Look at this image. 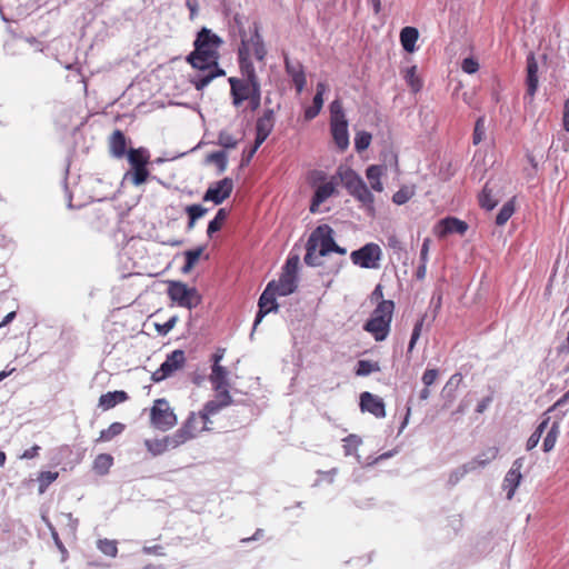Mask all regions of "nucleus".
<instances>
[{"mask_svg":"<svg viewBox=\"0 0 569 569\" xmlns=\"http://www.w3.org/2000/svg\"><path fill=\"white\" fill-rule=\"evenodd\" d=\"M222 39L210 29L201 28L193 41L194 49L187 56V62L194 69L189 74V82L197 91H202L216 78L226 71L219 66V48Z\"/></svg>","mask_w":569,"mask_h":569,"instance_id":"f257e3e1","label":"nucleus"},{"mask_svg":"<svg viewBox=\"0 0 569 569\" xmlns=\"http://www.w3.org/2000/svg\"><path fill=\"white\" fill-rule=\"evenodd\" d=\"M393 311L392 300H381L365 322L363 330L371 333L376 341H385L390 333Z\"/></svg>","mask_w":569,"mask_h":569,"instance_id":"f03ea898","label":"nucleus"},{"mask_svg":"<svg viewBox=\"0 0 569 569\" xmlns=\"http://www.w3.org/2000/svg\"><path fill=\"white\" fill-rule=\"evenodd\" d=\"M131 170L126 172L124 179H130L134 186L143 184L150 172L147 168L150 161V152L147 148H130L127 154Z\"/></svg>","mask_w":569,"mask_h":569,"instance_id":"7ed1b4c3","label":"nucleus"},{"mask_svg":"<svg viewBox=\"0 0 569 569\" xmlns=\"http://www.w3.org/2000/svg\"><path fill=\"white\" fill-rule=\"evenodd\" d=\"M338 174L348 192L363 206L372 209L375 197L368 189L362 178L350 168H339Z\"/></svg>","mask_w":569,"mask_h":569,"instance_id":"20e7f679","label":"nucleus"},{"mask_svg":"<svg viewBox=\"0 0 569 569\" xmlns=\"http://www.w3.org/2000/svg\"><path fill=\"white\" fill-rule=\"evenodd\" d=\"M167 293L177 306L189 310L201 303V296L197 288L188 287L182 281H169Z\"/></svg>","mask_w":569,"mask_h":569,"instance_id":"39448f33","label":"nucleus"},{"mask_svg":"<svg viewBox=\"0 0 569 569\" xmlns=\"http://www.w3.org/2000/svg\"><path fill=\"white\" fill-rule=\"evenodd\" d=\"M236 23L239 26V36L241 38V44L238 48V62L241 73V79L248 80L251 84L260 83V79L257 74L253 62L250 59L249 41L247 40V32L241 26L238 18H234Z\"/></svg>","mask_w":569,"mask_h":569,"instance_id":"423d86ee","label":"nucleus"},{"mask_svg":"<svg viewBox=\"0 0 569 569\" xmlns=\"http://www.w3.org/2000/svg\"><path fill=\"white\" fill-rule=\"evenodd\" d=\"M151 425L161 430L167 431L177 423V417L173 410L169 407L166 399H157L150 410Z\"/></svg>","mask_w":569,"mask_h":569,"instance_id":"0eeeda50","label":"nucleus"},{"mask_svg":"<svg viewBox=\"0 0 569 569\" xmlns=\"http://www.w3.org/2000/svg\"><path fill=\"white\" fill-rule=\"evenodd\" d=\"M382 252L378 244L370 242L355 250L350 254L353 264L365 269H376L379 267Z\"/></svg>","mask_w":569,"mask_h":569,"instance_id":"6e6552de","label":"nucleus"},{"mask_svg":"<svg viewBox=\"0 0 569 569\" xmlns=\"http://www.w3.org/2000/svg\"><path fill=\"white\" fill-rule=\"evenodd\" d=\"M274 287L276 280L270 281L264 288L261 296L259 297V309L253 321V330L258 327V325L263 320V318L268 313L277 312L279 309V305L276 300V296H278V290L274 289Z\"/></svg>","mask_w":569,"mask_h":569,"instance_id":"1a4fd4ad","label":"nucleus"},{"mask_svg":"<svg viewBox=\"0 0 569 569\" xmlns=\"http://www.w3.org/2000/svg\"><path fill=\"white\" fill-rule=\"evenodd\" d=\"M186 363V355L181 349H176L169 353L160 367L152 373L153 382H160L171 377L176 371L181 369Z\"/></svg>","mask_w":569,"mask_h":569,"instance_id":"9d476101","label":"nucleus"},{"mask_svg":"<svg viewBox=\"0 0 569 569\" xmlns=\"http://www.w3.org/2000/svg\"><path fill=\"white\" fill-rule=\"evenodd\" d=\"M308 240L318 248L319 256H328L335 246L333 229L328 224L318 226L309 236Z\"/></svg>","mask_w":569,"mask_h":569,"instance_id":"9b49d317","label":"nucleus"},{"mask_svg":"<svg viewBox=\"0 0 569 569\" xmlns=\"http://www.w3.org/2000/svg\"><path fill=\"white\" fill-rule=\"evenodd\" d=\"M233 190V181L231 178H223L209 186L203 194V201H211L214 204L222 203L227 198L230 197Z\"/></svg>","mask_w":569,"mask_h":569,"instance_id":"f8f14e48","label":"nucleus"},{"mask_svg":"<svg viewBox=\"0 0 569 569\" xmlns=\"http://www.w3.org/2000/svg\"><path fill=\"white\" fill-rule=\"evenodd\" d=\"M523 467V458H518L513 461L511 468L507 472L502 488L507 491V499L511 500L515 496L516 489L521 482L522 475L521 469Z\"/></svg>","mask_w":569,"mask_h":569,"instance_id":"ddd939ff","label":"nucleus"},{"mask_svg":"<svg viewBox=\"0 0 569 569\" xmlns=\"http://www.w3.org/2000/svg\"><path fill=\"white\" fill-rule=\"evenodd\" d=\"M228 82L230 84L232 104L234 107H240L244 101H247V97L251 93L252 84L248 80L237 77H230Z\"/></svg>","mask_w":569,"mask_h":569,"instance_id":"4468645a","label":"nucleus"},{"mask_svg":"<svg viewBox=\"0 0 569 569\" xmlns=\"http://www.w3.org/2000/svg\"><path fill=\"white\" fill-rule=\"evenodd\" d=\"M284 70L291 78L296 90L301 93L307 84L303 66L300 61H292L287 54L284 56Z\"/></svg>","mask_w":569,"mask_h":569,"instance_id":"2eb2a0df","label":"nucleus"},{"mask_svg":"<svg viewBox=\"0 0 569 569\" xmlns=\"http://www.w3.org/2000/svg\"><path fill=\"white\" fill-rule=\"evenodd\" d=\"M360 408L362 411H368L376 418L386 417V408L382 398L365 391L360 395Z\"/></svg>","mask_w":569,"mask_h":569,"instance_id":"dca6fc26","label":"nucleus"},{"mask_svg":"<svg viewBox=\"0 0 569 569\" xmlns=\"http://www.w3.org/2000/svg\"><path fill=\"white\" fill-rule=\"evenodd\" d=\"M433 231L438 238H446L451 233L462 234V220L455 217H446L437 222Z\"/></svg>","mask_w":569,"mask_h":569,"instance_id":"f3484780","label":"nucleus"},{"mask_svg":"<svg viewBox=\"0 0 569 569\" xmlns=\"http://www.w3.org/2000/svg\"><path fill=\"white\" fill-rule=\"evenodd\" d=\"M331 134L335 143L340 150H345L349 146L348 121H330Z\"/></svg>","mask_w":569,"mask_h":569,"instance_id":"a211bd4d","label":"nucleus"},{"mask_svg":"<svg viewBox=\"0 0 569 569\" xmlns=\"http://www.w3.org/2000/svg\"><path fill=\"white\" fill-rule=\"evenodd\" d=\"M538 62L533 56V53H530L527 57V78H526V84H527V94L530 98H533L537 89H538Z\"/></svg>","mask_w":569,"mask_h":569,"instance_id":"6ab92c4d","label":"nucleus"},{"mask_svg":"<svg viewBox=\"0 0 569 569\" xmlns=\"http://www.w3.org/2000/svg\"><path fill=\"white\" fill-rule=\"evenodd\" d=\"M110 153L116 159H122L128 154L127 138L121 130H114L109 140Z\"/></svg>","mask_w":569,"mask_h":569,"instance_id":"aec40b11","label":"nucleus"},{"mask_svg":"<svg viewBox=\"0 0 569 569\" xmlns=\"http://www.w3.org/2000/svg\"><path fill=\"white\" fill-rule=\"evenodd\" d=\"M193 413L188 418L186 423L178 429L172 436H167L169 440V446L173 449L184 443L188 439L192 438V422H193Z\"/></svg>","mask_w":569,"mask_h":569,"instance_id":"412c9836","label":"nucleus"},{"mask_svg":"<svg viewBox=\"0 0 569 569\" xmlns=\"http://www.w3.org/2000/svg\"><path fill=\"white\" fill-rule=\"evenodd\" d=\"M327 91V84L325 82H318L316 94L312 99V106L308 107L305 110V119L312 120L315 119L322 109L323 106V94Z\"/></svg>","mask_w":569,"mask_h":569,"instance_id":"4be33fe9","label":"nucleus"},{"mask_svg":"<svg viewBox=\"0 0 569 569\" xmlns=\"http://www.w3.org/2000/svg\"><path fill=\"white\" fill-rule=\"evenodd\" d=\"M298 287V277L281 272L278 281H276L274 289L278 290V296L286 297L293 293Z\"/></svg>","mask_w":569,"mask_h":569,"instance_id":"5701e85b","label":"nucleus"},{"mask_svg":"<svg viewBox=\"0 0 569 569\" xmlns=\"http://www.w3.org/2000/svg\"><path fill=\"white\" fill-rule=\"evenodd\" d=\"M128 399V393L122 390L109 391L99 398V407L103 410H109L118 403L124 402Z\"/></svg>","mask_w":569,"mask_h":569,"instance_id":"b1692460","label":"nucleus"},{"mask_svg":"<svg viewBox=\"0 0 569 569\" xmlns=\"http://www.w3.org/2000/svg\"><path fill=\"white\" fill-rule=\"evenodd\" d=\"M419 38L418 29L415 27H405L400 31V42L405 51L412 53L416 51V42Z\"/></svg>","mask_w":569,"mask_h":569,"instance_id":"393cba45","label":"nucleus"},{"mask_svg":"<svg viewBox=\"0 0 569 569\" xmlns=\"http://www.w3.org/2000/svg\"><path fill=\"white\" fill-rule=\"evenodd\" d=\"M228 370L222 366H212L209 380L213 389H222L229 387Z\"/></svg>","mask_w":569,"mask_h":569,"instance_id":"a878e982","label":"nucleus"},{"mask_svg":"<svg viewBox=\"0 0 569 569\" xmlns=\"http://www.w3.org/2000/svg\"><path fill=\"white\" fill-rule=\"evenodd\" d=\"M274 127V111L267 109L263 114L257 119L256 131L270 134Z\"/></svg>","mask_w":569,"mask_h":569,"instance_id":"bb28decb","label":"nucleus"},{"mask_svg":"<svg viewBox=\"0 0 569 569\" xmlns=\"http://www.w3.org/2000/svg\"><path fill=\"white\" fill-rule=\"evenodd\" d=\"M144 446L152 456L162 455L164 451L171 448L167 437L162 439H147L144 440Z\"/></svg>","mask_w":569,"mask_h":569,"instance_id":"cd10ccee","label":"nucleus"},{"mask_svg":"<svg viewBox=\"0 0 569 569\" xmlns=\"http://www.w3.org/2000/svg\"><path fill=\"white\" fill-rule=\"evenodd\" d=\"M381 174H382L381 166L371 164L366 170V176H367L368 180L370 181L371 188L378 192L382 191V189H383L382 183L380 181Z\"/></svg>","mask_w":569,"mask_h":569,"instance_id":"c85d7f7f","label":"nucleus"},{"mask_svg":"<svg viewBox=\"0 0 569 569\" xmlns=\"http://www.w3.org/2000/svg\"><path fill=\"white\" fill-rule=\"evenodd\" d=\"M126 426L121 422H113L107 429L100 431V436L97 439L99 442H108L111 441L117 436L121 435L124 431Z\"/></svg>","mask_w":569,"mask_h":569,"instance_id":"c756f323","label":"nucleus"},{"mask_svg":"<svg viewBox=\"0 0 569 569\" xmlns=\"http://www.w3.org/2000/svg\"><path fill=\"white\" fill-rule=\"evenodd\" d=\"M227 218H228L227 209L220 208L217 211L214 218L211 221H209V223H208L207 234L209 238H212V236L221 229L222 223L226 221Z\"/></svg>","mask_w":569,"mask_h":569,"instance_id":"7c9ffc66","label":"nucleus"},{"mask_svg":"<svg viewBox=\"0 0 569 569\" xmlns=\"http://www.w3.org/2000/svg\"><path fill=\"white\" fill-rule=\"evenodd\" d=\"M202 252H203V247H198L196 249L184 251L183 254H184L186 262H184L183 267L181 268V272L189 273L193 269L194 264L198 262Z\"/></svg>","mask_w":569,"mask_h":569,"instance_id":"2f4dec72","label":"nucleus"},{"mask_svg":"<svg viewBox=\"0 0 569 569\" xmlns=\"http://www.w3.org/2000/svg\"><path fill=\"white\" fill-rule=\"evenodd\" d=\"M498 456V448L491 447L483 451L475 461L469 463V469H476L477 467H483L488 462L495 460Z\"/></svg>","mask_w":569,"mask_h":569,"instance_id":"473e14b6","label":"nucleus"},{"mask_svg":"<svg viewBox=\"0 0 569 569\" xmlns=\"http://www.w3.org/2000/svg\"><path fill=\"white\" fill-rule=\"evenodd\" d=\"M403 78H405L407 84L410 87V89L413 92H418L421 90L422 81L417 76V66H411V67L407 68L405 71Z\"/></svg>","mask_w":569,"mask_h":569,"instance_id":"72a5a7b5","label":"nucleus"},{"mask_svg":"<svg viewBox=\"0 0 569 569\" xmlns=\"http://www.w3.org/2000/svg\"><path fill=\"white\" fill-rule=\"evenodd\" d=\"M112 463H113L112 456H110L108 453H100L96 457V459L93 461V469L99 475H106L109 471Z\"/></svg>","mask_w":569,"mask_h":569,"instance_id":"f704fd0d","label":"nucleus"},{"mask_svg":"<svg viewBox=\"0 0 569 569\" xmlns=\"http://www.w3.org/2000/svg\"><path fill=\"white\" fill-rule=\"evenodd\" d=\"M335 192V184L332 182H325L320 184L313 193L315 204H321Z\"/></svg>","mask_w":569,"mask_h":569,"instance_id":"c9c22d12","label":"nucleus"},{"mask_svg":"<svg viewBox=\"0 0 569 569\" xmlns=\"http://www.w3.org/2000/svg\"><path fill=\"white\" fill-rule=\"evenodd\" d=\"M207 161L214 163L218 168V173L221 174L227 170L228 167V157L227 153L222 150L211 152L207 156Z\"/></svg>","mask_w":569,"mask_h":569,"instance_id":"e433bc0d","label":"nucleus"},{"mask_svg":"<svg viewBox=\"0 0 569 569\" xmlns=\"http://www.w3.org/2000/svg\"><path fill=\"white\" fill-rule=\"evenodd\" d=\"M317 247L315 246V243L310 242L309 240H307V243H306V254H305V258H303V261L307 266L309 267H318V266H321V261H320V257L319 253L316 254V251H317Z\"/></svg>","mask_w":569,"mask_h":569,"instance_id":"4c0bfd02","label":"nucleus"},{"mask_svg":"<svg viewBox=\"0 0 569 569\" xmlns=\"http://www.w3.org/2000/svg\"><path fill=\"white\" fill-rule=\"evenodd\" d=\"M254 38H256V47H253L254 57L257 60L262 61L267 56V49L264 47L263 39L260 34V26L258 22H254Z\"/></svg>","mask_w":569,"mask_h":569,"instance_id":"58836bf2","label":"nucleus"},{"mask_svg":"<svg viewBox=\"0 0 569 569\" xmlns=\"http://www.w3.org/2000/svg\"><path fill=\"white\" fill-rule=\"evenodd\" d=\"M380 371V366L378 362H372L369 360H359L357 363L356 375L360 377L369 376L372 372Z\"/></svg>","mask_w":569,"mask_h":569,"instance_id":"ea45409f","label":"nucleus"},{"mask_svg":"<svg viewBox=\"0 0 569 569\" xmlns=\"http://www.w3.org/2000/svg\"><path fill=\"white\" fill-rule=\"evenodd\" d=\"M223 409V406L217 401V399L208 401L202 411L200 412V416L204 422V425L209 421V417L217 415Z\"/></svg>","mask_w":569,"mask_h":569,"instance_id":"a19ab883","label":"nucleus"},{"mask_svg":"<svg viewBox=\"0 0 569 569\" xmlns=\"http://www.w3.org/2000/svg\"><path fill=\"white\" fill-rule=\"evenodd\" d=\"M513 212H515V204H513V201L510 200V201L506 202L499 210V212L496 217V223L498 226H503L511 218Z\"/></svg>","mask_w":569,"mask_h":569,"instance_id":"79ce46f5","label":"nucleus"},{"mask_svg":"<svg viewBox=\"0 0 569 569\" xmlns=\"http://www.w3.org/2000/svg\"><path fill=\"white\" fill-rule=\"evenodd\" d=\"M299 263V254L290 252L284 266L282 267V272L291 276H297Z\"/></svg>","mask_w":569,"mask_h":569,"instance_id":"37998d69","label":"nucleus"},{"mask_svg":"<svg viewBox=\"0 0 569 569\" xmlns=\"http://www.w3.org/2000/svg\"><path fill=\"white\" fill-rule=\"evenodd\" d=\"M59 473L56 471H42L38 477L39 482V493H43L47 488L56 481Z\"/></svg>","mask_w":569,"mask_h":569,"instance_id":"c03bdc74","label":"nucleus"},{"mask_svg":"<svg viewBox=\"0 0 569 569\" xmlns=\"http://www.w3.org/2000/svg\"><path fill=\"white\" fill-rule=\"evenodd\" d=\"M97 547L103 555L109 557H116L118 553V547L114 540L99 539Z\"/></svg>","mask_w":569,"mask_h":569,"instance_id":"a18cd8bd","label":"nucleus"},{"mask_svg":"<svg viewBox=\"0 0 569 569\" xmlns=\"http://www.w3.org/2000/svg\"><path fill=\"white\" fill-rule=\"evenodd\" d=\"M249 101V108L251 111H256L261 104V83L252 84L251 93L247 97Z\"/></svg>","mask_w":569,"mask_h":569,"instance_id":"49530a36","label":"nucleus"},{"mask_svg":"<svg viewBox=\"0 0 569 569\" xmlns=\"http://www.w3.org/2000/svg\"><path fill=\"white\" fill-rule=\"evenodd\" d=\"M558 433H559V425L557 422H555L551 426L550 430L548 431V433L543 440V450L546 452H549L550 450L553 449L556 441H557Z\"/></svg>","mask_w":569,"mask_h":569,"instance_id":"de8ad7c7","label":"nucleus"},{"mask_svg":"<svg viewBox=\"0 0 569 569\" xmlns=\"http://www.w3.org/2000/svg\"><path fill=\"white\" fill-rule=\"evenodd\" d=\"M423 322H425V316L416 321V323L413 326V329H412V332H411V337H410V341H409V345H408L407 353L412 352V350L415 349V346H416L417 341L419 340V338L421 336Z\"/></svg>","mask_w":569,"mask_h":569,"instance_id":"09e8293b","label":"nucleus"},{"mask_svg":"<svg viewBox=\"0 0 569 569\" xmlns=\"http://www.w3.org/2000/svg\"><path fill=\"white\" fill-rule=\"evenodd\" d=\"M343 442L345 455L351 456L356 453L362 441L357 435H349L343 439Z\"/></svg>","mask_w":569,"mask_h":569,"instance_id":"8fccbe9b","label":"nucleus"},{"mask_svg":"<svg viewBox=\"0 0 569 569\" xmlns=\"http://www.w3.org/2000/svg\"><path fill=\"white\" fill-rule=\"evenodd\" d=\"M371 134L367 131H360L355 137V148L358 152L368 149L371 142Z\"/></svg>","mask_w":569,"mask_h":569,"instance_id":"3c124183","label":"nucleus"},{"mask_svg":"<svg viewBox=\"0 0 569 569\" xmlns=\"http://www.w3.org/2000/svg\"><path fill=\"white\" fill-rule=\"evenodd\" d=\"M485 134H486V120L483 117H480L477 119L475 129H473V134H472L473 144L475 146L479 144L483 140Z\"/></svg>","mask_w":569,"mask_h":569,"instance_id":"603ef678","label":"nucleus"},{"mask_svg":"<svg viewBox=\"0 0 569 569\" xmlns=\"http://www.w3.org/2000/svg\"><path fill=\"white\" fill-rule=\"evenodd\" d=\"M413 196V191L409 187H401L393 196L392 201L396 204H405Z\"/></svg>","mask_w":569,"mask_h":569,"instance_id":"864d4df0","label":"nucleus"},{"mask_svg":"<svg viewBox=\"0 0 569 569\" xmlns=\"http://www.w3.org/2000/svg\"><path fill=\"white\" fill-rule=\"evenodd\" d=\"M218 144L226 149H233L238 144V140L228 131H220L218 136Z\"/></svg>","mask_w":569,"mask_h":569,"instance_id":"5fc2aeb1","label":"nucleus"},{"mask_svg":"<svg viewBox=\"0 0 569 569\" xmlns=\"http://www.w3.org/2000/svg\"><path fill=\"white\" fill-rule=\"evenodd\" d=\"M329 108H330V116H331L330 121L347 120L345 112H343L342 103L339 99L333 100L330 103Z\"/></svg>","mask_w":569,"mask_h":569,"instance_id":"6e6d98bb","label":"nucleus"},{"mask_svg":"<svg viewBox=\"0 0 569 569\" xmlns=\"http://www.w3.org/2000/svg\"><path fill=\"white\" fill-rule=\"evenodd\" d=\"M186 213L188 214V218H191L192 220H198L202 218L207 212L208 209L202 207L201 204H189L184 208Z\"/></svg>","mask_w":569,"mask_h":569,"instance_id":"4d7b16f0","label":"nucleus"},{"mask_svg":"<svg viewBox=\"0 0 569 569\" xmlns=\"http://www.w3.org/2000/svg\"><path fill=\"white\" fill-rule=\"evenodd\" d=\"M479 201L482 208L491 210L496 207L497 200L492 198L491 191L486 186L479 197Z\"/></svg>","mask_w":569,"mask_h":569,"instance_id":"13d9d810","label":"nucleus"},{"mask_svg":"<svg viewBox=\"0 0 569 569\" xmlns=\"http://www.w3.org/2000/svg\"><path fill=\"white\" fill-rule=\"evenodd\" d=\"M229 387H223L222 389H213L216 393L217 401L223 406V408L230 406L232 403V397L228 390Z\"/></svg>","mask_w":569,"mask_h":569,"instance_id":"bf43d9fd","label":"nucleus"},{"mask_svg":"<svg viewBox=\"0 0 569 569\" xmlns=\"http://www.w3.org/2000/svg\"><path fill=\"white\" fill-rule=\"evenodd\" d=\"M177 321H178V317L177 316H172L164 323L157 325L156 328H157L158 333L161 335V336L168 335L173 329V327L176 326Z\"/></svg>","mask_w":569,"mask_h":569,"instance_id":"052dcab7","label":"nucleus"},{"mask_svg":"<svg viewBox=\"0 0 569 569\" xmlns=\"http://www.w3.org/2000/svg\"><path fill=\"white\" fill-rule=\"evenodd\" d=\"M48 527H49V529L51 531V536H52V539L54 541V545L57 546L59 551L62 553V560L64 561L67 559L68 551H67L64 545L62 543V541L60 540L59 535L56 531V529L52 527V525L48 522Z\"/></svg>","mask_w":569,"mask_h":569,"instance_id":"680f3d73","label":"nucleus"},{"mask_svg":"<svg viewBox=\"0 0 569 569\" xmlns=\"http://www.w3.org/2000/svg\"><path fill=\"white\" fill-rule=\"evenodd\" d=\"M439 371L438 369H427L422 375V383L426 387H430L438 378Z\"/></svg>","mask_w":569,"mask_h":569,"instance_id":"e2e57ef3","label":"nucleus"},{"mask_svg":"<svg viewBox=\"0 0 569 569\" xmlns=\"http://www.w3.org/2000/svg\"><path fill=\"white\" fill-rule=\"evenodd\" d=\"M479 70V63L473 58H465V73H475Z\"/></svg>","mask_w":569,"mask_h":569,"instance_id":"0e129e2a","label":"nucleus"},{"mask_svg":"<svg viewBox=\"0 0 569 569\" xmlns=\"http://www.w3.org/2000/svg\"><path fill=\"white\" fill-rule=\"evenodd\" d=\"M430 243H431V240L429 238H426L423 240L421 249H420V262H423V263L428 262Z\"/></svg>","mask_w":569,"mask_h":569,"instance_id":"69168bd1","label":"nucleus"},{"mask_svg":"<svg viewBox=\"0 0 569 569\" xmlns=\"http://www.w3.org/2000/svg\"><path fill=\"white\" fill-rule=\"evenodd\" d=\"M562 127L566 131H569V98L563 104Z\"/></svg>","mask_w":569,"mask_h":569,"instance_id":"338daca9","label":"nucleus"},{"mask_svg":"<svg viewBox=\"0 0 569 569\" xmlns=\"http://www.w3.org/2000/svg\"><path fill=\"white\" fill-rule=\"evenodd\" d=\"M388 247L393 249L395 251H401L403 249L401 241L395 234L388 237Z\"/></svg>","mask_w":569,"mask_h":569,"instance_id":"774afa93","label":"nucleus"}]
</instances>
